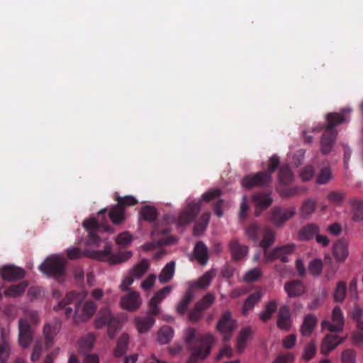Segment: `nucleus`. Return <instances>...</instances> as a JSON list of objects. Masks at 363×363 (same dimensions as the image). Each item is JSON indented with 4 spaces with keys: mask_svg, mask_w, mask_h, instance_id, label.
Masks as SVG:
<instances>
[{
    "mask_svg": "<svg viewBox=\"0 0 363 363\" xmlns=\"http://www.w3.org/2000/svg\"><path fill=\"white\" fill-rule=\"evenodd\" d=\"M252 200L257 208H267L272 203V199L269 194L262 192L256 193L252 196Z\"/></svg>",
    "mask_w": 363,
    "mask_h": 363,
    "instance_id": "nucleus-30",
    "label": "nucleus"
},
{
    "mask_svg": "<svg viewBox=\"0 0 363 363\" xmlns=\"http://www.w3.org/2000/svg\"><path fill=\"white\" fill-rule=\"evenodd\" d=\"M317 203L315 200L308 199L305 201L301 207V216L306 218L312 214L316 209Z\"/></svg>",
    "mask_w": 363,
    "mask_h": 363,
    "instance_id": "nucleus-41",
    "label": "nucleus"
},
{
    "mask_svg": "<svg viewBox=\"0 0 363 363\" xmlns=\"http://www.w3.org/2000/svg\"><path fill=\"white\" fill-rule=\"evenodd\" d=\"M132 241V235L128 232H123L119 234L116 240V243L118 245L123 247L128 246Z\"/></svg>",
    "mask_w": 363,
    "mask_h": 363,
    "instance_id": "nucleus-55",
    "label": "nucleus"
},
{
    "mask_svg": "<svg viewBox=\"0 0 363 363\" xmlns=\"http://www.w3.org/2000/svg\"><path fill=\"white\" fill-rule=\"evenodd\" d=\"M277 309V301L275 300L270 301L267 303L265 311L260 313V320L264 323L267 322L269 320L272 318L273 314L276 312Z\"/></svg>",
    "mask_w": 363,
    "mask_h": 363,
    "instance_id": "nucleus-37",
    "label": "nucleus"
},
{
    "mask_svg": "<svg viewBox=\"0 0 363 363\" xmlns=\"http://www.w3.org/2000/svg\"><path fill=\"white\" fill-rule=\"evenodd\" d=\"M25 274L24 269L13 265L4 266L0 270L2 281H13L21 279L25 277Z\"/></svg>",
    "mask_w": 363,
    "mask_h": 363,
    "instance_id": "nucleus-15",
    "label": "nucleus"
},
{
    "mask_svg": "<svg viewBox=\"0 0 363 363\" xmlns=\"http://www.w3.org/2000/svg\"><path fill=\"white\" fill-rule=\"evenodd\" d=\"M150 264L147 259H143L132 270V276L135 278L141 277L149 269Z\"/></svg>",
    "mask_w": 363,
    "mask_h": 363,
    "instance_id": "nucleus-43",
    "label": "nucleus"
},
{
    "mask_svg": "<svg viewBox=\"0 0 363 363\" xmlns=\"http://www.w3.org/2000/svg\"><path fill=\"white\" fill-rule=\"evenodd\" d=\"M318 323L316 316L313 314H308L305 316L301 326V333L303 336H309L313 333Z\"/></svg>",
    "mask_w": 363,
    "mask_h": 363,
    "instance_id": "nucleus-24",
    "label": "nucleus"
},
{
    "mask_svg": "<svg viewBox=\"0 0 363 363\" xmlns=\"http://www.w3.org/2000/svg\"><path fill=\"white\" fill-rule=\"evenodd\" d=\"M98 253L100 255L99 257V259H102L103 258L109 256L110 261L112 264L123 262L129 259L133 255L131 251H128L114 255H111V247L108 245H106L104 247V250L99 251Z\"/></svg>",
    "mask_w": 363,
    "mask_h": 363,
    "instance_id": "nucleus-17",
    "label": "nucleus"
},
{
    "mask_svg": "<svg viewBox=\"0 0 363 363\" xmlns=\"http://www.w3.org/2000/svg\"><path fill=\"white\" fill-rule=\"evenodd\" d=\"M112 315L109 311L106 312L104 314L99 317L95 321V326L96 328H101L105 325H108Z\"/></svg>",
    "mask_w": 363,
    "mask_h": 363,
    "instance_id": "nucleus-56",
    "label": "nucleus"
},
{
    "mask_svg": "<svg viewBox=\"0 0 363 363\" xmlns=\"http://www.w3.org/2000/svg\"><path fill=\"white\" fill-rule=\"evenodd\" d=\"M319 233V227L314 223H309L302 227L298 236L300 240H309Z\"/></svg>",
    "mask_w": 363,
    "mask_h": 363,
    "instance_id": "nucleus-25",
    "label": "nucleus"
},
{
    "mask_svg": "<svg viewBox=\"0 0 363 363\" xmlns=\"http://www.w3.org/2000/svg\"><path fill=\"white\" fill-rule=\"evenodd\" d=\"M245 235L255 243L259 241L260 227L257 223H251L245 228Z\"/></svg>",
    "mask_w": 363,
    "mask_h": 363,
    "instance_id": "nucleus-38",
    "label": "nucleus"
},
{
    "mask_svg": "<svg viewBox=\"0 0 363 363\" xmlns=\"http://www.w3.org/2000/svg\"><path fill=\"white\" fill-rule=\"evenodd\" d=\"M272 181V178L269 174L265 171H260L256 174L246 175L242 180V185L247 189L254 187H267Z\"/></svg>",
    "mask_w": 363,
    "mask_h": 363,
    "instance_id": "nucleus-6",
    "label": "nucleus"
},
{
    "mask_svg": "<svg viewBox=\"0 0 363 363\" xmlns=\"http://www.w3.org/2000/svg\"><path fill=\"white\" fill-rule=\"evenodd\" d=\"M326 120L325 132L320 141L321 152L323 154H328L331 151L337 137V131L334 128L344 123L345 118L338 113H330L326 116Z\"/></svg>",
    "mask_w": 363,
    "mask_h": 363,
    "instance_id": "nucleus-3",
    "label": "nucleus"
},
{
    "mask_svg": "<svg viewBox=\"0 0 363 363\" xmlns=\"http://www.w3.org/2000/svg\"><path fill=\"white\" fill-rule=\"evenodd\" d=\"M175 271V262L171 261L168 262L162 269L158 276V279L161 284L169 282L173 277Z\"/></svg>",
    "mask_w": 363,
    "mask_h": 363,
    "instance_id": "nucleus-31",
    "label": "nucleus"
},
{
    "mask_svg": "<svg viewBox=\"0 0 363 363\" xmlns=\"http://www.w3.org/2000/svg\"><path fill=\"white\" fill-rule=\"evenodd\" d=\"M157 210L155 207L150 205L144 206L140 211V215L144 220L153 222L157 218Z\"/></svg>",
    "mask_w": 363,
    "mask_h": 363,
    "instance_id": "nucleus-35",
    "label": "nucleus"
},
{
    "mask_svg": "<svg viewBox=\"0 0 363 363\" xmlns=\"http://www.w3.org/2000/svg\"><path fill=\"white\" fill-rule=\"evenodd\" d=\"M229 250L232 258L239 261L245 257L248 252V247L241 245L237 239L232 240L229 243Z\"/></svg>",
    "mask_w": 363,
    "mask_h": 363,
    "instance_id": "nucleus-20",
    "label": "nucleus"
},
{
    "mask_svg": "<svg viewBox=\"0 0 363 363\" xmlns=\"http://www.w3.org/2000/svg\"><path fill=\"white\" fill-rule=\"evenodd\" d=\"M252 331L250 327L243 328L239 333L238 337L237 350L242 353L245 347L247 340L250 338Z\"/></svg>",
    "mask_w": 363,
    "mask_h": 363,
    "instance_id": "nucleus-33",
    "label": "nucleus"
},
{
    "mask_svg": "<svg viewBox=\"0 0 363 363\" xmlns=\"http://www.w3.org/2000/svg\"><path fill=\"white\" fill-rule=\"evenodd\" d=\"M79 301L80 295L79 294L74 291H69L66 294L65 297L54 307V310L58 311L65 308L66 316L69 317L73 313V309L72 307L67 306V305L74 303L76 306Z\"/></svg>",
    "mask_w": 363,
    "mask_h": 363,
    "instance_id": "nucleus-14",
    "label": "nucleus"
},
{
    "mask_svg": "<svg viewBox=\"0 0 363 363\" xmlns=\"http://www.w3.org/2000/svg\"><path fill=\"white\" fill-rule=\"evenodd\" d=\"M66 260L59 255H51L39 266V269L48 277L55 279L62 277L65 274Z\"/></svg>",
    "mask_w": 363,
    "mask_h": 363,
    "instance_id": "nucleus-4",
    "label": "nucleus"
},
{
    "mask_svg": "<svg viewBox=\"0 0 363 363\" xmlns=\"http://www.w3.org/2000/svg\"><path fill=\"white\" fill-rule=\"evenodd\" d=\"M328 199L331 202L339 204L344 199V194L337 191H331L328 194Z\"/></svg>",
    "mask_w": 363,
    "mask_h": 363,
    "instance_id": "nucleus-63",
    "label": "nucleus"
},
{
    "mask_svg": "<svg viewBox=\"0 0 363 363\" xmlns=\"http://www.w3.org/2000/svg\"><path fill=\"white\" fill-rule=\"evenodd\" d=\"M296 214L295 207L284 209L279 206H275L272 209L270 221L276 226H282L287 220Z\"/></svg>",
    "mask_w": 363,
    "mask_h": 363,
    "instance_id": "nucleus-8",
    "label": "nucleus"
},
{
    "mask_svg": "<svg viewBox=\"0 0 363 363\" xmlns=\"http://www.w3.org/2000/svg\"><path fill=\"white\" fill-rule=\"evenodd\" d=\"M332 319L334 323H331L328 320L322 322V327L328 328L330 332H340L343 330L344 317L340 306L334 307L332 313Z\"/></svg>",
    "mask_w": 363,
    "mask_h": 363,
    "instance_id": "nucleus-12",
    "label": "nucleus"
},
{
    "mask_svg": "<svg viewBox=\"0 0 363 363\" xmlns=\"http://www.w3.org/2000/svg\"><path fill=\"white\" fill-rule=\"evenodd\" d=\"M194 254L196 259L201 264L204 265L208 260V248L206 245L201 241L196 242L194 249Z\"/></svg>",
    "mask_w": 363,
    "mask_h": 363,
    "instance_id": "nucleus-26",
    "label": "nucleus"
},
{
    "mask_svg": "<svg viewBox=\"0 0 363 363\" xmlns=\"http://www.w3.org/2000/svg\"><path fill=\"white\" fill-rule=\"evenodd\" d=\"M221 194H222V191L220 189H211V190H209V191L205 192L202 195V199L203 201H205L206 202H209L211 200L220 196Z\"/></svg>",
    "mask_w": 363,
    "mask_h": 363,
    "instance_id": "nucleus-57",
    "label": "nucleus"
},
{
    "mask_svg": "<svg viewBox=\"0 0 363 363\" xmlns=\"http://www.w3.org/2000/svg\"><path fill=\"white\" fill-rule=\"evenodd\" d=\"M115 199L117 201V204L124 210L125 208L135 206L138 203V200L133 196H121L118 195V194H116Z\"/></svg>",
    "mask_w": 363,
    "mask_h": 363,
    "instance_id": "nucleus-44",
    "label": "nucleus"
},
{
    "mask_svg": "<svg viewBox=\"0 0 363 363\" xmlns=\"http://www.w3.org/2000/svg\"><path fill=\"white\" fill-rule=\"evenodd\" d=\"M332 178V172L329 167H323L320 169L317 176V183L319 184H325L328 183Z\"/></svg>",
    "mask_w": 363,
    "mask_h": 363,
    "instance_id": "nucleus-48",
    "label": "nucleus"
},
{
    "mask_svg": "<svg viewBox=\"0 0 363 363\" xmlns=\"http://www.w3.org/2000/svg\"><path fill=\"white\" fill-rule=\"evenodd\" d=\"M172 290L171 286H167L155 293L149 301L147 315L135 318V323L139 333H145L153 326L155 323L154 316L159 315L160 312L159 304L171 293Z\"/></svg>",
    "mask_w": 363,
    "mask_h": 363,
    "instance_id": "nucleus-2",
    "label": "nucleus"
},
{
    "mask_svg": "<svg viewBox=\"0 0 363 363\" xmlns=\"http://www.w3.org/2000/svg\"><path fill=\"white\" fill-rule=\"evenodd\" d=\"M342 363H355V351L352 349H347L342 353Z\"/></svg>",
    "mask_w": 363,
    "mask_h": 363,
    "instance_id": "nucleus-59",
    "label": "nucleus"
},
{
    "mask_svg": "<svg viewBox=\"0 0 363 363\" xmlns=\"http://www.w3.org/2000/svg\"><path fill=\"white\" fill-rule=\"evenodd\" d=\"M129 337L127 334H123L118 340L116 347L114 350L116 357H121L124 354L128 349Z\"/></svg>",
    "mask_w": 363,
    "mask_h": 363,
    "instance_id": "nucleus-39",
    "label": "nucleus"
},
{
    "mask_svg": "<svg viewBox=\"0 0 363 363\" xmlns=\"http://www.w3.org/2000/svg\"><path fill=\"white\" fill-rule=\"evenodd\" d=\"M296 342V337L294 334L287 335L283 340V345L286 349H291L294 347Z\"/></svg>",
    "mask_w": 363,
    "mask_h": 363,
    "instance_id": "nucleus-64",
    "label": "nucleus"
},
{
    "mask_svg": "<svg viewBox=\"0 0 363 363\" xmlns=\"http://www.w3.org/2000/svg\"><path fill=\"white\" fill-rule=\"evenodd\" d=\"M60 330V323L55 321L48 323L45 325L43 328V334L45 340V347L47 349L51 347L54 344V337L57 335Z\"/></svg>",
    "mask_w": 363,
    "mask_h": 363,
    "instance_id": "nucleus-18",
    "label": "nucleus"
},
{
    "mask_svg": "<svg viewBox=\"0 0 363 363\" xmlns=\"http://www.w3.org/2000/svg\"><path fill=\"white\" fill-rule=\"evenodd\" d=\"M43 351V342L41 340L36 341L33 348L30 359L33 362H36L39 359Z\"/></svg>",
    "mask_w": 363,
    "mask_h": 363,
    "instance_id": "nucleus-58",
    "label": "nucleus"
},
{
    "mask_svg": "<svg viewBox=\"0 0 363 363\" xmlns=\"http://www.w3.org/2000/svg\"><path fill=\"white\" fill-rule=\"evenodd\" d=\"M262 298V294L259 291H256L250 294L245 300L242 308V313L243 315L246 316L249 312L251 311L255 305Z\"/></svg>",
    "mask_w": 363,
    "mask_h": 363,
    "instance_id": "nucleus-32",
    "label": "nucleus"
},
{
    "mask_svg": "<svg viewBox=\"0 0 363 363\" xmlns=\"http://www.w3.org/2000/svg\"><path fill=\"white\" fill-rule=\"evenodd\" d=\"M215 299V296L213 294L208 293L206 294L200 301L196 302L195 305L201 311H204L211 306V305L214 303Z\"/></svg>",
    "mask_w": 363,
    "mask_h": 363,
    "instance_id": "nucleus-47",
    "label": "nucleus"
},
{
    "mask_svg": "<svg viewBox=\"0 0 363 363\" xmlns=\"http://www.w3.org/2000/svg\"><path fill=\"white\" fill-rule=\"evenodd\" d=\"M262 233L263 238L262 240L259 242V246L263 249L264 255L265 252L268 251L269 247L274 244L276 233L272 228L268 226H266L263 229Z\"/></svg>",
    "mask_w": 363,
    "mask_h": 363,
    "instance_id": "nucleus-23",
    "label": "nucleus"
},
{
    "mask_svg": "<svg viewBox=\"0 0 363 363\" xmlns=\"http://www.w3.org/2000/svg\"><path fill=\"white\" fill-rule=\"evenodd\" d=\"M194 296V292L192 289L189 288L182 300L177 306V311L179 315H184L189 308L190 303L192 301Z\"/></svg>",
    "mask_w": 363,
    "mask_h": 363,
    "instance_id": "nucleus-27",
    "label": "nucleus"
},
{
    "mask_svg": "<svg viewBox=\"0 0 363 363\" xmlns=\"http://www.w3.org/2000/svg\"><path fill=\"white\" fill-rule=\"evenodd\" d=\"M343 340L337 335H327L321 343L320 352L324 355H328Z\"/></svg>",
    "mask_w": 363,
    "mask_h": 363,
    "instance_id": "nucleus-19",
    "label": "nucleus"
},
{
    "mask_svg": "<svg viewBox=\"0 0 363 363\" xmlns=\"http://www.w3.org/2000/svg\"><path fill=\"white\" fill-rule=\"evenodd\" d=\"M108 217L114 225H118L125 220V211L119 205H113L109 210Z\"/></svg>",
    "mask_w": 363,
    "mask_h": 363,
    "instance_id": "nucleus-29",
    "label": "nucleus"
},
{
    "mask_svg": "<svg viewBox=\"0 0 363 363\" xmlns=\"http://www.w3.org/2000/svg\"><path fill=\"white\" fill-rule=\"evenodd\" d=\"M300 189L297 186L285 187L281 191L280 194L283 197H291L297 195Z\"/></svg>",
    "mask_w": 363,
    "mask_h": 363,
    "instance_id": "nucleus-62",
    "label": "nucleus"
},
{
    "mask_svg": "<svg viewBox=\"0 0 363 363\" xmlns=\"http://www.w3.org/2000/svg\"><path fill=\"white\" fill-rule=\"evenodd\" d=\"M10 345L6 341L0 344V363H5L10 355Z\"/></svg>",
    "mask_w": 363,
    "mask_h": 363,
    "instance_id": "nucleus-54",
    "label": "nucleus"
},
{
    "mask_svg": "<svg viewBox=\"0 0 363 363\" xmlns=\"http://www.w3.org/2000/svg\"><path fill=\"white\" fill-rule=\"evenodd\" d=\"M314 175V168L311 166L308 165L303 168L300 173V177L301 179L304 182L309 181Z\"/></svg>",
    "mask_w": 363,
    "mask_h": 363,
    "instance_id": "nucleus-60",
    "label": "nucleus"
},
{
    "mask_svg": "<svg viewBox=\"0 0 363 363\" xmlns=\"http://www.w3.org/2000/svg\"><path fill=\"white\" fill-rule=\"evenodd\" d=\"M33 339V330L27 319L18 320V342L21 347L27 348Z\"/></svg>",
    "mask_w": 363,
    "mask_h": 363,
    "instance_id": "nucleus-11",
    "label": "nucleus"
},
{
    "mask_svg": "<svg viewBox=\"0 0 363 363\" xmlns=\"http://www.w3.org/2000/svg\"><path fill=\"white\" fill-rule=\"evenodd\" d=\"M94 335L93 334H88L80 340L79 345L82 349L90 350L94 346Z\"/></svg>",
    "mask_w": 363,
    "mask_h": 363,
    "instance_id": "nucleus-50",
    "label": "nucleus"
},
{
    "mask_svg": "<svg viewBox=\"0 0 363 363\" xmlns=\"http://www.w3.org/2000/svg\"><path fill=\"white\" fill-rule=\"evenodd\" d=\"M294 249L295 245L294 244L276 247L271 252L266 251L264 258L267 262H273L277 259H279L282 262H287V255L291 254Z\"/></svg>",
    "mask_w": 363,
    "mask_h": 363,
    "instance_id": "nucleus-10",
    "label": "nucleus"
},
{
    "mask_svg": "<svg viewBox=\"0 0 363 363\" xmlns=\"http://www.w3.org/2000/svg\"><path fill=\"white\" fill-rule=\"evenodd\" d=\"M352 219L354 221L363 220V202L357 201L354 203V213Z\"/></svg>",
    "mask_w": 363,
    "mask_h": 363,
    "instance_id": "nucleus-53",
    "label": "nucleus"
},
{
    "mask_svg": "<svg viewBox=\"0 0 363 363\" xmlns=\"http://www.w3.org/2000/svg\"><path fill=\"white\" fill-rule=\"evenodd\" d=\"M262 276V271L259 268H254L249 270L244 277V280L247 282H253L259 279Z\"/></svg>",
    "mask_w": 363,
    "mask_h": 363,
    "instance_id": "nucleus-52",
    "label": "nucleus"
},
{
    "mask_svg": "<svg viewBox=\"0 0 363 363\" xmlns=\"http://www.w3.org/2000/svg\"><path fill=\"white\" fill-rule=\"evenodd\" d=\"M83 227L89 233L86 243L90 245H96L100 242L101 239L97 235V232L99 230L106 232H113L112 228L108 224L106 220L105 223L101 221L100 224L95 218L85 220L83 222Z\"/></svg>",
    "mask_w": 363,
    "mask_h": 363,
    "instance_id": "nucleus-5",
    "label": "nucleus"
},
{
    "mask_svg": "<svg viewBox=\"0 0 363 363\" xmlns=\"http://www.w3.org/2000/svg\"><path fill=\"white\" fill-rule=\"evenodd\" d=\"M28 286L26 281H21L18 284L10 286L5 290L4 294L6 296L16 297L21 295Z\"/></svg>",
    "mask_w": 363,
    "mask_h": 363,
    "instance_id": "nucleus-36",
    "label": "nucleus"
},
{
    "mask_svg": "<svg viewBox=\"0 0 363 363\" xmlns=\"http://www.w3.org/2000/svg\"><path fill=\"white\" fill-rule=\"evenodd\" d=\"M317 352V347L314 340H311L306 344L303 348L302 359L305 361H309L313 359Z\"/></svg>",
    "mask_w": 363,
    "mask_h": 363,
    "instance_id": "nucleus-46",
    "label": "nucleus"
},
{
    "mask_svg": "<svg viewBox=\"0 0 363 363\" xmlns=\"http://www.w3.org/2000/svg\"><path fill=\"white\" fill-rule=\"evenodd\" d=\"M96 305L92 301H86L81 308V300L74 306V319L75 322L86 321L96 312Z\"/></svg>",
    "mask_w": 363,
    "mask_h": 363,
    "instance_id": "nucleus-9",
    "label": "nucleus"
},
{
    "mask_svg": "<svg viewBox=\"0 0 363 363\" xmlns=\"http://www.w3.org/2000/svg\"><path fill=\"white\" fill-rule=\"evenodd\" d=\"M184 340L191 351L188 363H197L199 359H204L209 354L214 337L211 334L202 335L194 328H189L184 332Z\"/></svg>",
    "mask_w": 363,
    "mask_h": 363,
    "instance_id": "nucleus-1",
    "label": "nucleus"
},
{
    "mask_svg": "<svg viewBox=\"0 0 363 363\" xmlns=\"http://www.w3.org/2000/svg\"><path fill=\"white\" fill-rule=\"evenodd\" d=\"M279 163V157L277 155H273L269 159V167L268 169L265 172L269 174L270 177H272V174L278 168Z\"/></svg>",
    "mask_w": 363,
    "mask_h": 363,
    "instance_id": "nucleus-61",
    "label": "nucleus"
},
{
    "mask_svg": "<svg viewBox=\"0 0 363 363\" xmlns=\"http://www.w3.org/2000/svg\"><path fill=\"white\" fill-rule=\"evenodd\" d=\"M108 327V335L111 339L115 337L116 334L119 330V322L114 318L111 317L109 323L107 325Z\"/></svg>",
    "mask_w": 363,
    "mask_h": 363,
    "instance_id": "nucleus-51",
    "label": "nucleus"
},
{
    "mask_svg": "<svg viewBox=\"0 0 363 363\" xmlns=\"http://www.w3.org/2000/svg\"><path fill=\"white\" fill-rule=\"evenodd\" d=\"M142 299L138 292L130 291L121 299V307L128 311H135L140 306Z\"/></svg>",
    "mask_w": 363,
    "mask_h": 363,
    "instance_id": "nucleus-16",
    "label": "nucleus"
},
{
    "mask_svg": "<svg viewBox=\"0 0 363 363\" xmlns=\"http://www.w3.org/2000/svg\"><path fill=\"white\" fill-rule=\"evenodd\" d=\"M213 279V275L211 272H206L203 276H201L197 281L194 282L191 284L190 288L193 289V288H199V289H204L207 287L211 280Z\"/></svg>",
    "mask_w": 363,
    "mask_h": 363,
    "instance_id": "nucleus-45",
    "label": "nucleus"
},
{
    "mask_svg": "<svg viewBox=\"0 0 363 363\" xmlns=\"http://www.w3.org/2000/svg\"><path fill=\"white\" fill-rule=\"evenodd\" d=\"M292 172L288 165L281 166L279 169L278 179L280 183L286 185L292 181Z\"/></svg>",
    "mask_w": 363,
    "mask_h": 363,
    "instance_id": "nucleus-40",
    "label": "nucleus"
},
{
    "mask_svg": "<svg viewBox=\"0 0 363 363\" xmlns=\"http://www.w3.org/2000/svg\"><path fill=\"white\" fill-rule=\"evenodd\" d=\"M333 254L337 261H344L348 255L347 243L343 240H338L335 242L333 248Z\"/></svg>",
    "mask_w": 363,
    "mask_h": 363,
    "instance_id": "nucleus-28",
    "label": "nucleus"
},
{
    "mask_svg": "<svg viewBox=\"0 0 363 363\" xmlns=\"http://www.w3.org/2000/svg\"><path fill=\"white\" fill-rule=\"evenodd\" d=\"M284 289L289 297H296L305 293L306 289L303 282L300 280H293L286 282Z\"/></svg>",
    "mask_w": 363,
    "mask_h": 363,
    "instance_id": "nucleus-22",
    "label": "nucleus"
},
{
    "mask_svg": "<svg viewBox=\"0 0 363 363\" xmlns=\"http://www.w3.org/2000/svg\"><path fill=\"white\" fill-rule=\"evenodd\" d=\"M347 284L344 281H340L337 283L335 290L334 291L333 298L336 302H342L346 296Z\"/></svg>",
    "mask_w": 363,
    "mask_h": 363,
    "instance_id": "nucleus-42",
    "label": "nucleus"
},
{
    "mask_svg": "<svg viewBox=\"0 0 363 363\" xmlns=\"http://www.w3.org/2000/svg\"><path fill=\"white\" fill-rule=\"evenodd\" d=\"M173 336V328L169 325H164L157 333V340L160 344H167L172 340Z\"/></svg>",
    "mask_w": 363,
    "mask_h": 363,
    "instance_id": "nucleus-34",
    "label": "nucleus"
},
{
    "mask_svg": "<svg viewBox=\"0 0 363 363\" xmlns=\"http://www.w3.org/2000/svg\"><path fill=\"white\" fill-rule=\"evenodd\" d=\"M323 264L321 259H315L312 260L308 267L311 274L314 276H318L321 274L323 270Z\"/></svg>",
    "mask_w": 363,
    "mask_h": 363,
    "instance_id": "nucleus-49",
    "label": "nucleus"
},
{
    "mask_svg": "<svg viewBox=\"0 0 363 363\" xmlns=\"http://www.w3.org/2000/svg\"><path fill=\"white\" fill-rule=\"evenodd\" d=\"M201 209L200 202H191L178 217V224L185 225L194 220Z\"/></svg>",
    "mask_w": 363,
    "mask_h": 363,
    "instance_id": "nucleus-13",
    "label": "nucleus"
},
{
    "mask_svg": "<svg viewBox=\"0 0 363 363\" xmlns=\"http://www.w3.org/2000/svg\"><path fill=\"white\" fill-rule=\"evenodd\" d=\"M237 327L236 321L232 318L231 312L225 311L219 319L216 329L223 335V340L227 342L230 340L233 331Z\"/></svg>",
    "mask_w": 363,
    "mask_h": 363,
    "instance_id": "nucleus-7",
    "label": "nucleus"
},
{
    "mask_svg": "<svg viewBox=\"0 0 363 363\" xmlns=\"http://www.w3.org/2000/svg\"><path fill=\"white\" fill-rule=\"evenodd\" d=\"M277 326L284 330H289L291 328V313L289 306H282L279 311L277 317Z\"/></svg>",
    "mask_w": 363,
    "mask_h": 363,
    "instance_id": "nucleus-21",
    "label": "nucleus"
}]
</instances>
